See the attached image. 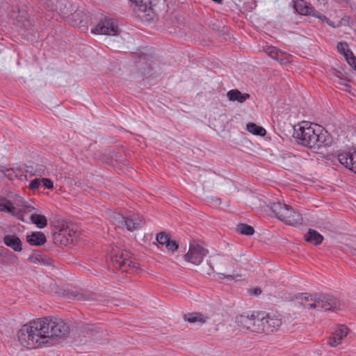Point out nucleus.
Segmentation results:
<instances>
[{
	"label": "nucleus",
	"instance_id": "nucleus-1",
	"mask_svg": "<svg viewBox=\"0 0 356 356\" xmlns=\"http://www.w3.org/2000/svg\"><path fill=\"white\" fill-rule=\"evenodd\" d=\"M69 334L70 327L62 319L45 317L22 325L17 338L22 346L32 349L60 343Z\"/></svg>",
	"mask_w": 356,
	"mask_h": 356
},
{
	"label": "nucleus",
	"instance_id": "nucleus-2",
	"mask_svg": "<svg viewBox=\"0 0 356 356\" xmlns=\"http://www.w3.org/2000/svg\"><path fill=\"white\" fill-rule=\"evenodd\" d=\"M297 142L309 149L318 150L325 146V136L321 126L302 122L295 133Z\"/></svg>",
	"mask_w": 356,
	"mask_h": 356
},
{
	"label": "nucleus",
	"instance_id": "nucleus-3",
	"mask_svg": "<svg viewBox=\"0 0 356 356\" xmlns=\"http://www.w3.org/2000/svg\"><path fill=\"white\" fill-rule=\"evenodd\" d=\"M271 209L277 218L286 225L296 227L302 224V215L286 204L274 202Z\"/></svg>",
	"mask_w": 356,
	"mask_h": 356
},
{
	"label": "nucleus",
	"instance_id": "nucleus-4",
	"mask_svg": "<svg viewBox=\"0 0 356 356\" xmlns=\"http://www.w3.org/2000/svg\"><path fill=\"white\" fill-rule=\"evenodd\" d=\"M112 222L118 227L126 229L129 232L140 229L145 224L144 218L138 213L129 212L125 216L120 213L112 216Z\"/></svg>",
	"mask_w": 356,
	"mask_h": 356
},
{
	"label": "nucleus",
	"instance_id": "nucleus-5",
	"mask_svg": "<svg viewBox=\"0 0 356 356\" xmlns=\"http://www.w3.org/2000/svg\"><path fill=\"white\" fill-rule=\"evenodd\" d=\"M209 266L212 270H216V273L225 279H234V275L229 274L230 272H234L236 268V264L234 259L228 257H215Z\"/></svg>",
	"mask_w": 356,
	"mask_h": 356
},
{
	"label": "nucleus",
	"instance_id": "nucleus-6",
	"mask_svg": "<svg viewBox=\"0 0 356 356\" xmlns=\"http://www.w3.org/2000/svg\"><path fill=\"white\" fill-rule=\"evenodd\" d=\"M262 320V314L256 312L251 315L243 314L238 316L236 322L239 327L253 332L263 333Z\"/></svg>",
	"mask_w": 356,
	"mask_h": 356
},
{
	"label": "nucleus",
	"instance_id": "nucleus-7",
	"mask_svg": "<svg viewBox=\"0 0 356 356\" xmlns=\"http://www.w3.org/2000/svg\"><path fill=\"white\" fill-rule=\"evenodd\" d=\"M113 267L122 272L131 273L139 268V264L129 259V253L126 251H119L111 257Z\"/></svg>",
	"mask_w": 356,
	"mask_h": 356
},
{
	"label": "nucleus",
	"instance_id": "nucleus-8",
	"mask_svg": "<svg viewBox=\"0 0 356 356\" xmlns=\"http://www.w3.org/2000/svg\"><path fill=\"white\" fill-rule=\"evenodd\" d=\"M72 5L68 3L65 5V8L60 9L61 18L65 21H71V22H88L92 19V15L85 8H78L74 13H72Z\"/></svg>",
	"mask_w": 356,
	"mask_h": 356
},
{
	"label": "nucleus",
	"instance_id": "nucleus-9",
	"mask_svg": "<svg viewBox=\"0 0 356 356\" xmlns=\"http://www.w3.org/2000/svg\"><path fill=\"white\" fill-rule=\"evenodd\" d=\"M293 9L298 15L312 16L321 20L322 22H332L329 18L316 10L310 3L305 0H293Z\"/></svg>",
	"mask_w": 356,
	"mask_h": 356
},
{
	"label": "nucleus",
	"instance_id": "nucleus-10",
	"mask_svg": "<svg viewBox=\"0 0 356 356\" xmlns=\"http://www.w3.org/2000/svg\"><path fill=\"white\" fill-rule=\"evenodd\" d=\"M208 250L196 242L191 243L188 252L184 254L186 261L194 265H200L204 257L207 254Z\"/></svg>",
	"mask_w": 356,
	"mask_h": 356
},
{
	"label": "nucleus",
	"instance_id": "nucleus-11",
	"mask_svg": "<svg viewBox=\"0 0 356 356\" xmlns=\"http://www.w3.org/2000/svg\"><path fill=\"white\" fill-rule=\"evenodd\" d=\"M262 318L263 332L267 334L277 331L282 325V319L275 314H262Z\"/></svg>",
	"mask_w": 356,
	"mask_h": 356
},
{
	"label": "nucleus",
	"instance_id": "nucleus-12",
	"mask_svg": "<svg viewBox=\"0 0 356 356\" xmlns=\"http://www.w3.org/2000/svg\"><path fill=\"white\" fill-rule=\"evenodd\" d=\"M90 31L94 34L115 35L119 29L117 24H97L91 26Z\"/></svg>",
	"mask_w": 356,
	"mask_h": 356
},
{
	"label": "nucleus",
	"instance_id": "nucleus-13",
	"mask_svg": "<svg viewBox=\"0 0 356 356\" xmlns=\"http://www.w3.org/2000/svg\"><path fill=\"white\" fill-rule=\"evenodd\" d=\"M317 298L320 311L339 309V301L332 296H321Z\"/></svg>",
	"mask_w": 356,
	"mask_h": 356
},
{
	"label": "nucleus",
	"instance_id": "nucleus-14",
	"mask_svg": "<svg viewBox=\"0 0 356 356\" xmlns=\"http://www.w3.org/2000/svg\"><path fill=\"white\" fill-rule=\"evenodd\" d=\"M15 209H16L14 213V216L17 217L19 220L24 221V215L31 213L35 208L29 205L22 198H18L15 200Z\"/></svg>",
	"mask_w": 356,
	"mask_h": 356
},
{
	"label": "nucleus",
	"instance_id": "nucleus-15",
	"mask_svg": "<svg viewBox=\"0 0 356 356\" xmlns=\"http://www.w3.org/2000/svg\"><path fill=\"white\" fill-rule=\"evenodd\" d=\"M338 160L341 165L356 174V152L341 153L338 155Z\"/></svg>",
	"mask_w": 356,
	"mask_h": 356
},
{
	"label": "nucleus",
	"instance_id": "nucleus-16",
	"mask_svg": "<svg viewBox=\"0 0 356 356\" xmlns=\"http://www.w3.org/2000/svg\"><path fill=\"white\" fill-rule=\"evenodd\" d=\"M8 15L10 18L16 22H29V21L30 15L26 8L24 7L12 6Z\"/></svg>",
	"mask_w": 356,
	"mask_h": 356
},
{
	"label": "nucleus",
	"instance_id": "nucleus-17",
	"mask_svg": "<svg viewBox=\"0 0 356 356\" xmlns=\"http://www.w3.org/2000/svg\"><path fill=\"white\" fill-rule=\"evenodd\" d=\"M348 328L346 326L341 325L328 338L327 344L332 347H336L341 343L342 339L347 336Z\"/></svg>",
	"mask_w": 356,
	"mask_h": 356
},
{
	"label": "nucleus",
	"instance_id": "nucleus-18",
	"mask_svg": "<svg viewBox=\"0 0 356 356\" xmlns=\"http://www.w3.org/2000/svg\"><path fill=\"white\" fill-rule=\"evenodd\" d=\"M3 241L6 246L15 252H21L22 250V243L15 234L5 235L3 238Z\"/></svg>",
	"mask_w": 356,
	"mask_h": 356
},
{
	"label": "nucleus",
	"instance_id": "nucleus-19",
	"mask_svg": "<svg viewBox=\"0 0 356 356\" xmlns=\"http://www.w3.org/2000/svg\"><path fill=\"white\" fill-rule=\"evenodd\" d=\"M26 241L30 245L41 246L46 243L47 238L43 232H33L26 235Z\"/></svg>",
	"mask_w": 356,
	"mask_h": 356
},
{
	"label": "nucleus",
	"instance_id": "nucleus-20",
	"mask_svg": "<svg viewBox=\"0 0 356 356\" xmlns=\"http://www.w3.org/2000/svg\"><path fill=\"white\" fill-rule=\"evenodd\" d=\"M227 97L230 101L243 103L250 97V95L248 93H242L237 89H233L227 92Z\"/></svg>",
	"mask_w": 356,
	"mask_h": 356
},
{
	"label": "nucleus",
	"instance_id": "nucleus-21",
	"mask_svg": "<svg viewBox=\"0 0 356 356\" xmlns=\"http://www.w3.org/2000/svg\"><path fill=\"white\" fill-rule=\"evenodd\" d=\"M305 239L314 245H319L322 243L323 236L316 230L310 229L305 235Z\"/></svg>",
	"mask_w": 356,
	"mask_h": 356
},
{
	"label": "nucleus",
	"instance_id": "nucleus-22",
	"mask_svg": "<svg viewBox=\"0 0 356 356\" xmlns=\"http://www.w3.org/2000/svg\"><path fill=\"white\" fill-rule=\"evenodd\" d=\"M207 317L200 313H189L184 316L185 321L190 323H200L201 324L204 323L207 320Z\"/></svg>",
	"mask_w": 356,
	"mask_h": 356
},
{
	"label": "nucleus",
	"instance_id": "nucleus-23",
	"mask_svg": "<svg viewBox=\"0 0 356 356\" xmlns=\"http://www.w3.org/2000/svg\"><path fill=\"white\" fill-rule=\"evenodd\" d=\"M31 220L40 229L45 227L47 225V220L46 217L41 214L32 213L31 216Z\"/></svg>",
	"mask_w": 356,
	"mask_h": 356
},
{
	"label": "nucleus",
	"instance_id": "nucleus-24",
	"mask_svg": "<svg viewBox=\"0 0 356 356\" xmlns=\"http://www.w3.org/2000/svg\"><path fill=\"white\" fill-rule=\"evenodd\" d=\"M246 129L254 135L264 136L266 131L264 128L259 127L254 123L250 122L246 125Z\"/></svg>",
	"mask_w": 356,
	"mask_h": 356
},
{
	"label": "nucleus",
	"instance_id": "nucleus-25",
	"mask_svg": "<svg viewBox=\"0 0 356 356\" xmlns=\"http://www.w3.org/2000/svg\"><path fill=\"white\" fill-rule=\"evenodd\" d=\"M158 30L163 32H168L169 33L180 35V30L174 24H161V26L157 28Z\"/></svg>",
	"mask_w": 356,
	"mask_h": 356
},
{
	"label": "nucleus",
	"instance_id": "nucleus-26",
	"mask_svg": "<svg viewBox=\"0 0 356 356\" xmlns=\"http://www.w3.org/2000/svg\"><path fill=\"white\" fill-rule=\"evenodd\" d=\"M49 8V10L47 12L44 14L42 13L40 15H39V17L37 18V20H39L42 22H51V19H54L55 15H58L57 13H54L53 6Z\"/></svg>",
	"mask_w": 356,
	"mask_h": 356
},
{
	"label": "nucleus",
	"instance_id": "nucleus-27",
	"mask_svg": "<svg viewBox=\"0 0 356 356\" xmlns=\"http://www.w3.org/2000/svg\"><path fill=\"white\" fill-rule=\"evenodd\" d=\"M236 230L238 233L247 235V236H251L254 233V228L248 225L245 223H241L237 225Z\"/></svg>",
	"mask_w": 356,
	"mask_h": 356
},
{
	"label": "nucleus",
	"instance_id": "nucleus-28",
	"mask_svg": "<svg viewBox=\"0 0 356 356\" xmlns=\"http://www.w3.org/2000/svg\"><path fill=\"white\" fill-rule=\"evenodd\" d=\"M2 207L4 212L10 213L14 216V213L16 209H15V203L13 204L10 200L6 198H1Z\"/></svg>",
	"mask_w": 356,
	"mask_h": 356
},
{
	"label": "nucleus",
	"instance_id": "nucleus-29",
	"mask_svg": "<svg viewBox=\"0 0 356 356\" xmlns=\"http://www.w3.org/2000/svg\"><path fill=\"white\" fill-rule=\"evenodd\" d=\"M296 161L294 155H285L282 157V165L285 169L290 170L293 168V164Z\"/></svg>",
	"mask_w": 356,
	"mask_h": 356
},
{
	"label": "nucleus",
	"instance_id": "nucleus-30",
	"mask_svg": "<svg viewBox=\"0 0 356 356\" xmlns=\"http://www.w3.org/2000/svg\"><path fill=\"white\" fill-rule=\"evenodd\" d=\"M170 239V236L169 234L165 232H160L157 234L156 240V241L162 245H166L168 241Z\"/></svg>",
	"mask_w": 356,
	"mask_h": 356
},
{
	"label": "nucleus",
	"instance_id": "nucleus-31",
	"mask_svg": "<svg viewBox=\"0 0 356 356\" xmlns=\"http://www.w3.org/2000/svg\"><path fill=\"white\" fill-rule=\"evenodd\" d=\"M337 50L339 51V53L343 54L345 58L348 55H351L352 52L349 49L348 44L346 42H339L337 44Z\"/></svg>",
	"mask_w": 356,
	"mask_h": 356
},
{
	"label": "nucleus",
	"instance_id": "nucleus-32",
	"mask_svg": "<svg viewBox=\"0 0 356 356\" xmlns=\"http://www.w3.org/2000/svg\"><path fill=\"white\" fill-rule=\"evenodd\" d=\"M264 51L273 58H276V56H277L279 52V50L273 46L264 47Z\"/></svg>",
	"mask_w": 356,
	"mask_h": 356
},
{
	"label": "nucleus",
	"instance_id": "nucleus-33",
	"mask_svg": "<svg viewBox=\"0 0 356 356\" xmlns=\"http://www.w3.org/2000/svg\"><path fill=\"white\" fill-rule=\"evenodd\" d=\"M165 247L168 250L175 252L178 249L179 245L177 241L170 239L167 243Z\"/></svg>",
	"mask_w": 356,
	"mask_h": 356
},
{
	"label": "nucleus",
	"instance_id": "nucleus-34",
	"mask_svg": "<svg viewBox=\"0 0 356 356\" xmlns=\"http://www.w3.org/2000/svg\"><path fill=\"white\" fill-rule=\"evenodd\" d=\"M345 58L348 64L355 70H356V57L353 55V52H351V55L346 56Z\"/></svg>",
	"mask_w": 356,
	"mask_h": 356
},
{
	"label": "nucleus",
	"instance_id": "nucleus-35",
	"mask_svg": "<svg viewBox=\"0 0 356 356\" xmlns=\"http://www.w3.org/2000/svg\"><path fill=\"white\" fill-rule=\"evenodd\" d=\"M41 183L46 188L51 189L54 187L53 181L50 179L42 178L41 179Z\"/></svg>",
	"mask_w": 356,
	"mask_h": 356
},
{
	"label": "nucleus",
	"instance_id": "nucleus-36",
	"mask_svg": "<svg viewBox=\"0 0 356 356\" xmlns=\"http://www.w3.org/2000/svg\"><path fill=\"white\" fill-rule=\"evenodd\" d=\"M41 184V179H35L32 180L29 184V188L32 190H35L38 188Z\"/></svg>",
	"mask_w": 356,
	"mask_h": 356
},
{
	"label": "nucleus",
	"instance_id": "nucleus-37",
	"mask_svg": "<svg viewBox=\"0 0 356 356\" xmlns=\"http://www.w3.org/2000/svg\"><path fill=\"white\" fill-rule=\"evenodd\" d=\"M314 300V302L310 303L308 305H305V307H306L307 309H315L319 310V305L318 304V298H316Z\"/></svg>",
	"mask_w": 356,
	"mask_h": 356
},
{
	"label": "nucleus",
	"instance_id": "nucleus-38",
	"mask_svg": "<svg viewBox=\"0 0 356 356\" xmlns=\"http://www.w3.org/2000/svg\"><path fill=\"white\" fill-rule=\"evenodd\" d=\"M99 22L103 23V22H113V19H112L106 15H102V16L99 19Z\"/></svg>",
	"mask_w": 356,
	"mask_h": 356
},
{
	"label": "nucleus",
	"instance_id": "nucleus-39",
	"mask_svg": "<svg viewBox=\"0 0 356 356\" xmlns=\"http://www.w3.org/2000/svg\"><path fill=\"white\" fill-rule=\"evenodd\" d=\"M250 293L253 295L257 296L261 294V290L259 288H254L250 290Z\"/></svg>",
	"mask_w": 356,
	"mask_h": 356
},
{
	"label": "nucleus",
	"instance_id": "nucleus-40",
	"mask_svg": "<svg viewBox=\"0 0 356 356\" xmlns=\"http://www.w3.org/2000/svg\"><path fill=\"white\" fill-rule=\"evenodd\" d=\"M29 261H31V262H33V263H38L39 261V259L35 257H29Z\"/></svg>",
	"mask_w": 356,
	"mask_h": 356
},
{
	"label": "nucleus",
	"instance_id": "nucleus-41",
	"mask_svg": "<svg viewBox=\"0 0 356 356\" xmlns=\"http://www.w3.org/2000/svg\"><path fill=\"white\" fill-rule=\"evenodd\" d=\"M76 27L81 29V31H85V29H88V27H86L84 24L80 25V24H78Z\"/></svg>",
	"mask_w": 356,
	"mask_h": 356
},
{
	"label": "nucleus",
	"instance_id": "nucleus-42",
	"mask_svg": "<svg viewBox=\"0 0 356 356\" xmlns=\"http://www.w3.org/2000/svg\"><path fill=\"white\" fill-rule=\"evenodd\" d=\"M213 202H214L216 204H221V200L218 197H213L212 198Z\"/></svg>",
	"mask_w": 356,
	"mask_h": 356
},
{
	"label": "nucleus",
	"instance_id": "nucleus-43",
	"mask_svg": "<svg viewBox=\"0 0 356 356\" xmlns=\"http://www.w3.org/2000/svg\"><path fill=\"white\" fill-rule=\"evenodd\" d=\"M310 298L311 300H313L312 298L309 296H307V294H302V299L304 298L305 300H309V298Z\"/></svg>",
	"mask_w": 356,
	"mask_h": 356
},
{
	"label": "nucleus",
	"instance_id": "nucleus-44",
	"mask_svg": "<svg viewBox=\"0 0 356 356\" xmlns=\"http://www.w3.org/2000/svg\"><path fill=\"white\" fill-rule=\"evenodd\" d=\"M175 18L177 19V22H180L182 21V19H184V17L181 15H179V16L175 15Z\"/></svg>",
	"mask_w": 356,
	"mask_h": 356
},
{
	"label": "nucleus",
	"instance_id": "nucleus-45",
	"mask_svg": "<svg viewBox=\"0 0 356 356\" xmlns=\"http://www.w3.org/2000/svg\"><path fill=\"white\" fill-rule=\"evenodd\" d=\"M320 4H323V6L327 4V0H316Z\"/></svg>",
	"mask_w": 356,
	"mask_h": 356
},
{
	"label": "nucleus",
	"instance_id": "nucleus-46",
	"mask_svg": "<svg viewBox=\"0 0 356 356\" xmlns=\"http://www.w3.org/2000/svg\"><path fill=\"white\" fill-rule=\"evenodd\" d=\"M92 327V325L88 326V327L86 328L87 330L90 331V332L96 331L95 328Z\"/></svg>",
	"mask_w": 356,
	"mask_h": 356
},
{
	"label": "nucleus",
	"instance_id": "nucleus-47",
	"mask_svg": "<svg viewBox=\"0 0 356 356\" xmlns=\"http://www.w3.org/2000/svg\"><path fill=\"white\" fill-rule=\"evenodd\" d=\"M211 1H213L214 3H216L218 4H222L223 2V0H211Z\"/></svg>",
	"mask_w": 356,
	"mask_h": 356
},
{
	"label": "nucleus",
	"instance_id": "nucleus-48",
	"mask_svg": "<svg viewBox=\"0 0 356 356\" xmlns=\"http://www.w3.org/2000/svg\"><path fill=\"white\" fill-rule=\"evenodd\" d=\"M340 84L341 85H344V86L347 87V88H349L350 86L346 84V83H343V80H341L340 82H339Z\"/></svg>",
	"mask_w": 356,
	"mask_h": 356
},
{
	"label": "nucleus",
	"instance_id": "nucleus-49",
	"mask_svg": "<svg viewBox=\"0 0 356 356\" xmlns=\"http://www.w3.org/2000/svg\"><path fill=\"white\" fill-rule=\"evenodd\" d=\"M330 24L332 25L333 28H337L339 26L338 24H337V25H335V24Z\"/></svg>",
	"mask_w": 356,
	"mask_h": 356
},
{
	"label": "nucleus",
	"instance_id": "nucleus-50",
	"mask_svg": "<svg viewBox=\"0 0 356 356\" xmlns=\"http://www.w3.org/2000/svg\"><path fill=\"white\" fill-rule=\"evenodd\" d=\"M13 258H14V259H15V260H16V261H17V260H18L17 257V256H15V255H14V256H13Z\"/></svg>",
	"mask_w": 356,
	"mask_h": 356
},
{
	"label": "nucleus",
	"instance_id": "nucleus-51",
	"mask_svg": "<svg viewBox=\"0 0 356 356\" xmlns=\"http://www.w3.org/2000/svg\"><path fill=\"white\" fill-rule=\"evenodd\" d=\"M343 20H345V18H344V17H343V18H342V19H341L339 22V23H341V22H342V21H343Z\"/></svg>",
	"mask_w": 356,
	"mask_h": 356
}]
</instances>
